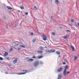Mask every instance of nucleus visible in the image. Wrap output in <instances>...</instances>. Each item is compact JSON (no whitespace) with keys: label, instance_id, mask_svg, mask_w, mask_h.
Wrapping results in <instances>:
<instances>
[{"label":"nucleus","instance_id":"nucleus-1","mask_svg":"<svg viewBox=\"0 0 79 79\" xmlns=\"http://www.w3.org/2000/svg\"><path fill=\"white\" fill-rule=\"evenodd\" d=\"M46 52L48 53H54L55 52V50L54 49H51L50 51L47 50L46 51Z\"/></svg>","mask_w":79,"mask_h":79},{"label":"nucleus","instance_id":"nucleus-2","mask_svg":"<svg viewBox=\"0 0 79 79\" xmlns=\"http://www.w3.org/2000/svg\"><path fill=\"white\" fill-rule=\"evenodd\" d=\"M39 60L35 61L34 63V66L35 67H37V66H39Z\"/></svg>","mask_w":79,"mask_h":79},{"label":"nucleus","instance_id":"nucleus-3","mask_svg":"<svg viewBox=\"0 0 79 79\" xmlns=\"http://www.w3.org/2000/svg\"><path fill=\"white\" fill-rule=\"evenodd\" d=\"M63 71V68H59L57 70V72H61Z\"/></svg>","mask_w":79,"mask_h":79},{"label":"nucleus","instance_id":"nucleus-4","mask_svg":"<svg viewBox=\"0 0 79 79\" xmlns=\"http://www.w3.org/2000/svg\"><path fill=\"white\" fill-rule=\"evenodd\" d=\"M18 58H16L15 60L13 61V63L14 64H15L17 62V61H18Z\"/></svg>","mask_w":79,"mask_h":79},{"label":"nucleus","instance_id":"nucleus-5","mask_svg":"<svg viewBox=\"0 0 79 79\" xmlns=\"http://www.w3.org/2000/svg\"><path fill=\"white\" fill-rule=\"evenodd\" d=\"M61 78H62L61 75L60 74L58 75V77L57 79H61Z\"/></svg>","mask_w":79,"mask_h":79},{"label":"nucleus","instance_id":"nucleus-6","mask_svg":"<svg viewBox=\"0 0 79 79\" xmlns=\"http://www.w3.org/2000/svg\"><path fill=\"white\" fill-rule=\"evenodd\" d=\"M32 61H33V59H29L27 60V61L28 62H32Z\"/></svg>","mask_w":79,"mask_h":79},{"label":"nucleus","instance_id":"nucleus-7","mask_svg":"<svg viewBox=\"0 0 79 79\" xmlns=\"http://www.w3.org/2000/svg\"><path fill=\"white\" fill-rule=\"evenodd\" d=\"M71 48H72V51L73 52L75 50V48H74V46H71Z\"/></svg>","mask_w":79,"mask_h":79},{"label":"nucleus","instance_id":"nucleus-8","mask_svg":"<svg viewBox=\"0 0 79 79\" xmlns=\"http://www.w3.org/2000/svg\"><path fill=\"white\" fill-rule=\"evenodd\" d=\"M7 9H8V10H13V8H12L10 6H7Z\"/></svg>","mask_w":79,"mask_h":79},{"label":"nucleus","instance_id":"nucleus-9","mask_svg":"<svg viewBox=\"0 0 79 79\" xmlns=\"http://www.w3.org/2000/svg\"><path fill=\"white\" fill-rule=\"evenodd\" d=\"M15 44H16V43H15L14 42H12V43L11 44V45L14 47H15Z\"/></svg>","mask_w":79,"mask_h":79},{"label":"nucleus","instance_id":"nucleus-10","mask_svg":"<svg viewBox=\"0 0 79 79\" xmlns=\"http://www.w3.org/2000/svg\"><path fill=\"white\" fill-rule=\"evenodd\" d=\"M37 52L38 53H42V51L41 50L37 51Z\"/></svg>","mask_w":79,"mask_h":79},{"label":"nucleus","instance_id":"nucleus-11","mask_svg":"<svg viewBox=\"0 0 79 79\" xmlns=\"http://www.w3.org/2000/svg\"><path fill=\"white\" fill-rule=\"evenodd\" d=\"M8 52H6L4 54V56H8Z\"/></svg>","mask_w":79,"mask_h":79},{"label":"nucleus","instance_id":"nucleus-12","mask_svg":"<svg viewBox=\"0 0 79 79\" xmlns=\"http://www.w3.org/2000/svg\"><path fill=\"white\" fill-rule=\"evenodd\" d=\"M43 39L44 41H46L47 39V37H45L43 38Z\"/></svg>","mask_w":79,"mask_h":79},{"label":"nucleus","instance_id":"nucleus-13","mask_svg":"<svg viewBox=\"0 0 79 79\" xmlns=\"http://www.w3.org/2000/svg\"><path fill=\"white\" fill-rule=\"evenodd\" d=\"M66 72L65 71H64L63 72V75H64V76H66Z\"/></svg>","mask_w":79,"mask_h":79},{"label":"nucleus","instance_id":"nucleus-14","mask_svg":"<svg viewBox=\"0 0 79 79\" xmlns=\"http://www.w3.org/2000/svg\"><path fill=\"white\" fill-rule=\"evenodd\" d=\"M55 2L57 3H58V4H60V2H59V1H58V0H56Z\"/></svg>","mask_w":79,"mask_h":79},{"label":"nucleus","instance_id":"nucleus-15","mask_svg":"<svg viewBox=\"0 0 79 79\" xmlns=\"http://www.w3.org/2000/svg\"><path fill=\"white\" fill-rule=\"evenodd\" d=\"M19 45V43H18L17 44H15V47H17V46H18V45Z\"/></svg>","mask_w":79,"mask_h":79},{"label":"nucleus","instance_id":"nucleus-16","mask_svg":"<svg viewBox=\"0 0 79 79\" xmlns=\"http://www.w3.org/2000/svg\"><path fill=\"white\" fill-rule=\"evenodd\" d=\"M40 49L41 50H44V48H43L42 47H40Z\"/></svg>","mask_w":79,"mask_h":79},{"label":"nucleus","instance_id":"nucleus-17","mask_svg":"<svg viewBox=\"0 0 79 79\" xmlns=\"http://www.w3.org/2000/svg\"><path fill=\"white\" fill-rule=\"evenodd\" d=\"M56 53L58 55H60V52L59 51H56Z\"/></svg>","mask_w":79,"mask_h":79},{"label":"nucleus","instance_id":"nucleus-18","mask_svg":"<svg viewBox=\"0 0 79 79\" xmlns=\"http://www.w3.org/2000/svg\"><path fill=\"white\" fill-rule=\"evenodd\" d=\"M36 40H37V39H33V43H34V42H35V41H36Z\"/></svg>","mask_w":79,"mask_h":79},{"label":"nucleus","instance_id":"nucleus-19","mask_svg":"<svg viewBox=\"0 0 79 79\" xmlns=\"http://www.w3.org/2000/svg\"><path fill=\"white\" fill-rule=\"evenodd\" d=\"M43 58V56H40L38 57V58H39V59H40L41 58Z\"/></svg>","mask_w":79,"mask_h":79},{"label":"nucleus","instance_id":"nucleus-20","mask_svg":"<svg viewBox=\"0 0 79 79\" xmlns=\"http://www.w3.org/2000/svg\"><path fill=\"white\" fill-rule=\"evenodd\" d=\"M19 46L22 47V48H26V47L23 45H20Z\"/></svg>","mask_w":79,"mask_h":79},{"label":"nucleus","instance_id":"nucleus-21","mask_svg":"<svg viewBox=\"0 0 79 79\" xmlns=\"http://www.w3.org/2000/svg\"><path fill=\"white\" fill-rule=\"evenodd\" d=\"M74 60H77V56H75L74 57Z\"/></svg>","mask_w":79,"mask_h":79},{"label":"nucleus","instance_id":"nucleus-22","mask_svg":"<svg viewBox=\"0 0 79 79\" xmlns=\"http://www.w3.org/2000/svg\"><path fill=\"white\" fill-rule=\"evenodd\" d=\"M20 8L21 10H24V7L23 6H20Z\"/></svg>","mask_w":79,"mask_h":79},{"label":"nucleus","instance_id":"nucleus-23","mask_svg":"<svg viewBox=\"0 0 79 79\" xmlns=\"http://www.w3.org/2000/svg\"><path fill=\"white\" fill-rule=\"evenodd\" d=\"M33 35H34V33L32 32L31 33V36H33Z\"/></svg>","mask_w":79,"mask_h":79},{"label":"nucleus","instance_id":"nucleus-24","mask_svg":"<svg viewBox=\"0 0 79 79\" xmlns=\"http://www.w3.org/2000/svg\"><path fill=\"white\" fill-rule=\"evenodd\" d=\"M18 50H19H19H21V48L20 47H19L18 48Z\"/></svg>","mask_w":79,"mask_h":79},{"label":"nucleus","instance_id":"nucleus-25","mask_svg":"<svg viewBox=\"0 0 79 79\" xmlns=\"http://www.w3.org/2000/svg\"><path fill=\"white\" fill-rule=\"evenodd\" d=\"M52 34L53 35H55V33L53 32H52Z\"/></svg>","mask_w":79,"mask_h":79},{"label":"nucleus","instance_id":"nucleus-26","mask_svg":"<svg viewBox=\"0 0 79 79\" xmlns=\"http://www.w3.org/2000/svg\"><path fill=\"white\" fill-rule=\"evenodd\" d=\"M6 60H10V57H6Z\"/></svg>","mask_w":79,"mask_h":79},{"label":"nucleus","instance_id":"nucleus-27","mask_svg":"<svg viewBox=\"0 0 79 79\" xmlns=\"http://www.w3.org/2000/svg\"><path fill=\"white\" fill-rule=\"evenodd\" d=\"M22 71L23 72H27V70H23Z\"/></svg>","mask_w":79,"mask_h":79},{"label":"nucleus","instance_id":"nucleus-28","mask_svg":"<svg viewBox=\"0 0 79 79\" xmlns=\"http://www.w3.org/2000/svg\"><path fill=\"white\" fill-rule=\"evenodd\" d=\"M67 38H68L67 36H65L63 38V39H67Z\"/></svg>","mask_w":79,"mask_h":79},{"label":"nucleus","instance_id":"nucleus-29","mask_svg":"<svg viewBox=\"0 0 79 79\" xmlns=\"http://www.w3.org/2000/svg\"><path fill=\"white\" fill-rule=\"evenodd\" d=\"M33 58H34L35 59V58H37V57H35V56H33L32 57Z\"/></svg>","mask_w":79,"mask_h":79},{"label":"nucleus","instance_id":"nucleus-30","mask_svg":"<svg viewBox=\"0 0 79 79\" xmlns=\"http://www.w3.org/2000/svg\"><path fill=\"white\" fill-rule=\"evenodd\" d=\"M68 65H66V66L65 67V69H67V68H68Z\"/></svg>","mask_w":79,"mask_h":79},{"label":"nucleus","instance_id":"nucleus-31","mask_svg":"<svg viewBox=\"0 0 79 79\" xmlns=\"http://www.w3.org/2000/svg\"><path fill=\"white\" fill-rule=\"evenodd\" d=\"M71 22L72 23L74 22V19H71Z\"/></svg>","mask_w":79,"mask_h":79},{"label":"nucleus","instance_id":"nucleus-32","mask_svg":"<svg viewBox=\"0 0 79 79\" xmlns=\"http://www.w3.org/2000/svg\"><path fill=\"white\" fill-rule=\"evenodd\" d=\"M40 64H43V62H42V61H40Z\"/></svg>","mask_w":79,"mask_h":79},{"label":"nucleus","instance_id":"nucleus-33","mask_svg":"<svg viewBox=\"0 0 79 79\" xmlns=\"http://www.w3.org/2000/svg\"><path fill=\"white\" fill-rule=\"evenodd\" d=\"M3 59L2 57H0V60H3Z\"/></svg>","mask_w":79,"mask_h":79},{"label":"nucleus","instance_id":"nucleus-34","mask_svg":"<svg viewBox=\"0 0 79 79\" xmlns=\"http://www.w3.org/2000/svg\"><path fill=\"white\" fill-rule=\"evenodd\" d=\"M12 50H13V48H11L10 50V52H11Z\"/></svg>","mask_w":79,"mask_h":79},{"label":"nucleus","instance_id":"nucleus-35","mask_svg":"<svg viewBox=\"0 0 79 79\" xmlns=\"http://www.w3.org/2000/svg\"><path fill=\"white\" fill-rule=\"evenodd\" d=\"M42 37H46L45 36L43 35H42Z\"/></svg>","mask_w":79,"mask_h":79},{"label":"nucleus","instance_id":"nucleus-36","mask_svg":"<svg viewBox=\"0 0 79 79\" xmlns=\"http://www.w3.org/2000/svg\"><path fill=\"white\" fill-rule=\"evenodd\" d=\"M34 8H35L36 10H37V8L35 6H34Z\"/></svg>","mask_w":79,"mask_h":79},{"label":"nucleus","instance_id":"nucleus-37","mask_svg":"<svg viewBox=\"0 0 79 79\" xmlns=\"http://www.w3.org/2000/svg\"><path fill=\"white\" fill-rule=\"evenodd\" d=\"M22 74H26V73H22Z\"/></svg>","mask_w":79,"mask_h":79},{"label":"nucleus","instance_id":"nucleus-38","mask_svg":"<svg viewBox=\"0 0 79 79\" xmlns=\"http://www.w3.org/2000/svg\"><path fill=\"white\" fill-rule=\"evenodd\" d=\"M66 70H67V69H65L64 70V71H65L66 72Z\"/></svg>","mask_w":79,"mask_h":79},{"label":"nucleus","instance_id":"nucleus-39","mask_svg":"<svg viewBox=\"0 0 79 79\" xmlns=\"http://www.w3.org/2000/svg\"><path fill=\"white\" fill-rule=\"evenodd\" d=\"M67 31L68 32H71V31H70V30H67Z\"/></svg>","mask_w":79,"mask_h":79},{"label":"nucleus","instance_id":"nucleus-40","mask_svg":"<svg viewBox=\"0 0 79 79\" xmlns=\"http://www.w3.org/2000/svg\"><path fill=\"white\" fill-rule=\"evenodd\" d=\"M65 61H66V62H68V61H67V60L66 59H64Z\"/></svg>","mask_w":79,"mask_h":79},{"label":"nucleus","instance_id":"nucleus-41","mask_svg":"<svg viewBox=\"0 0 79 79\" xmlns=\"http://www.w3.org/2000/svg\"><path fill=\"white\" fill-rule=\"evenodd\" d=\"M69 74V72L68 71V72L67 73V74Z\"/></svg>","mask_w":79,"mask_h":79},{"label":"nucleus","instance_id":"nucleus-42","mask_svg":"<svg viewBox=\"0 0 79 79\" xmlns=\"http://www.w3.org/2000/svg\"><path fill=\"white\" fill-rule=\"evenodd\" d=\"M25 14H26V15H28V13L26 12V13H25Z\"/></svg>","mask_w":79,"mask_h":79},{"label":"nucleus","instance_id":"nucleus-43","mask_svg":"<svg viewBox=\"0 0 79 79\" xmlns=\"http://www.w3.org/2000/svg\"><path fill=\"white\" fill-rule=\"evenodd\" d=\"M63 64H64V65L65 64H66V63H65V62H64L63 63Z\"/></svg>","mask_w":79,"mask_h":79},{"label":"nucleus","instance_id":"nucleus-44","mask_svg":"<svg viewBox=\"0 0 79 79\" xmlns=\"http://www.w3.org/2000/svg\"><path fill=\"white\" fill-rule=\"evenodd\" d=\"M60 57H61V56L60 55V54H59L58 56V58H60Z\"/></svg>","mask_w":79,"mask_h":79},{"label":"nucleus","instance_id":"nucleus-45","mask_svg":"<svg viewBox=\"0 0 79 79\" xmlns=\"http://www.w3.org/2000/svg\"><path fill=\"white\" fill-rule=\"evenodd\" d=\"M18 75H21L22 74V73H21L18 74Z\"/></svg>","mask_w":79,"mask_h":79},{"label":"nucleus","instance_id":"nucleus-46","mask_svg":"<svg viewBox=\"0 0 79 79\" xmlns=\"http://www.w3.org/2000/svg\"><path fill=\"white\" fill-rule=\"evenodd\" d=\"M10 74H15V73H10Z\"/></svg>","mask_w":79,"mask_h":79},{"label":"nucleus","instance_id":"nucleus-47","mask_svg":"<svg viewBox=\"0 0 79 79\" xmlns=\"http://www.w3.org/2000/svg\"><path fill=\"white\" fill-rule=\"evenodd\" d=\"M3 18H4V19H6V17H3Z\"/></svg>","mask_w":79,"mask_h":79},{"label":"nucleus","instance_id":"nucleus-48","mask_svg":"<svg viewBox=\"0 0 79 79\" xmlns=\"http://www.w3.org/2000/svg\"><path fill=\"white\" fill-rule=\"evenodd\" d=\"M69 24V25H70V26H73V25H71L70 24Z\"/></svg>","mask_w":79,"mask_h":79},{"label":"nucleus","instance_id":"nucleus-49","mask_svg":"<svg viewBox=\"0 0 79 79\" xmlns=\"http://www.w3.org/2000/svg\"><path fill=\"white\" fill-rule=\"evenodd\" d=\"M51 19H52V18H53V17H52V16L51 17Z\"/></svg>","mask_w":79,"mask_h":79},{"label":"nucleus","instance_id":"nucleus-50","mask_svg":"<svg viewBox=\"0 0 79 79\" xmlns=\"http://www.w3.org/2000/svg\"><path fill=\"white\" fill-rule=\"evenodd\" d=\"M5 74H8V73H5Z\"/></svg>","mask_w":79,"mask_h":79},{"label":"nucleus","instance_id":"nucleus-51","mask_svg":"<svg viewBox=\"0 0 79 79\" xmlns=\"http://www.w3.org/2000/svg\"><path fill=\"white\" fill-rule=\"evenodd\" d=\"M45 48H47V46H45Z\"/></svg>","mask_w":79,"mask_h":79},{"label":"nucleus","instance_id":"nucleus-52","mask_svg":"<svg viewBox=\"0 0 79 79\" xmlns=\"http://www.w3.org/2000/svg\"><path fill=\"white\" fill-rule=\"evenodd\" d=\"M77 25H78V26H79V23H77Z\"/></svg>","mask_w":79,"mask_h":79},{"label":"nucleus","instance_id":"nucleus-53","mask_svg":"<svg viewBox=\"0 0 79 79\" xmlns=\"http://www.w3.org/2000/svg\"><path fill=\"white\" fill-rule=\"evenodd\" d=\"M66 36H67V37L68 36H69V35H66Z\"/></svg>","mask_w":79,"mask_h":79},{"label":"nucleus","instance_id":"nucleus-54","mask_svg":"<svg viewBox=\"0 0 79 79\" xmlns=\"http://www.w3.org/2000/svg\"><path fill=\"white\" fill-rule=\"evenodd\" d=\"M18 12H19V13H20V10H19Z\"/></svg>","mask_w":79,"mask_h":79},{"label":"nucleus","instance_id":"nucleus-55","mask_svg":"<svg viewBox=\"0 0 79 79\" xmlns=\"http://www.w3.org/2000/svg\"><path fill=\"white\" fill-rule=\"evenodd\" d=\"M60 29H62V27H60Z\"/></svg>","mask_w":79,"mask_h":79},{"label":"nucleus","instance_id":"nucleus-56","mask_svg":"<svg viewBox=\"0 0 79 79\" xmlns=\"http://www.w3.org/2000/svg\"><path fill=\"white\" fill-rule=\"evenodd\" d=\"M16 26H18L15 25V27H16Z\"/></svg>","mask_w":79,"mask_h":79},{"label":"nucleus","instance_id":"nucleus-57","mask_svg":"<svg viewBox=\"0 0 79 79\" xmlns=\"http://www.w3.org/2000/svg\"><path fill=\"white\" fill-rule=\"evenodd\" d=\"M25 16V15H23V16Z\"/></svg>","mask_w":79,"mask_h":79},{"label":"nucleus","instance_id":"nucleus-58","mask_svg":"<svg viewBox=\"0 0 79 79\" xmlns=\"http://www.w3.org/2000/svg\"><path fill=\"white\" fill-rule=\"evenodd\" d=\"M50 0L51 1V2L52 1V0Z\"/></svg>","mask_w":79,"mask_h":79},{"label":"nucleus","instance_id":"nucleus-59","mask_svg":"<svg viewBox=\"0 0 79 79\" xmlns=\"http://www.w3.org/2000/svg\"><path fill=\"white\" fill-rule=\"evenodd\" d=\"M1 51H0V52H1Z\"/></svg>","mask_w":79,"mask_h":79}]
</instances>
